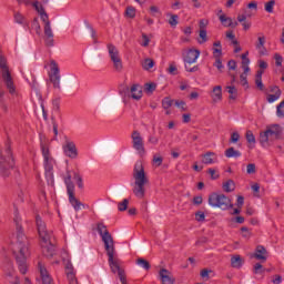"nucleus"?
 <instances>
[{
    "instance_id": "obj_1",
    "label": "nucleus",
    "mask_w": 284,
    "mask_h": 284,
    "mask_svg": "<svg viewBox=\"0 0 284 284\" xmlns=\"http://www.w3.org/2000/svg\"><path fill=\"white\" fill-rule=\"evenodd\" d=\"M13 221L18 231L17 241L12 243L11 250L16 256V263L20 274H28V256H30V250L28 248V240L21 232V216H19V209L14 206Z\"/></svg>"
},
{
    "instance_id": "obj_2",
    "label": "nucleus",
    "mask_w": 284,
    "mask_h": 284,
    "mask_svg": "<svg viewBox=\"0 0 284 284\" xmlns=\"http://www.w3.org/2000/svg\"><path fill=\"white\" fill-rule=\"evenodd\" d=\"M133 194L136 199L145 197V185L150 183V178H148V173L145 172V165L143 161L138 160L133 166Z\"/></svg>"
},
{
    "instance_id": "obj_3",
    "label": "nucleus",
    "mask_w": 284,
    "mask_h": 284,
    "mask_svg": "<svg viewBox=\"0 0 284 284\" xmlns=\"http://www.w3.org/2000/svg\"><path fill=\"white\" fill-rule=\"evenodd\" d=\"M36 225L41 239L42 254L47 257L54 256V245L50 242V233L45 230V222L39 215L36 216Z\"/></svg>"
},
{
    "instance_id": "obj_4",
    "label": "nucleus",
    "mask_w": 284,
    "mask_h": 284,
    "mask_svg": "<svg viewBox=\"0 0 284 284\" xmlns=\"http://www.w3.org/2000/svg\"><path fill=\"white\" fill-rule=\"evenodd\" d=\"M281 134H283V128L278 124H271L264 132L260 133V144L262 148H270L274 141L281 139Z\"/></svg>"
},
{
    "instance_id": "obj_5",
    "label": "nucleus",
    "mask_w": 284,
    "mask_h": 284,
    "mask_svg": "<svg viewBox=\"0 0 284 284\" xmlns=\"http://www.w3.org/2000/svg\"><path fill=\"white\" fill-rule=\"evenodd\" d=\"M64 184L67 185V193L69 196V203L72 205L75 212H79L81 207H87L85 204L81 203L79 199L74 195V182H72V175L70 171L67 172V176L64 178Z\"/></svg>"
},
{
    "instance_id": "obj_6",
    "label": "nucleus",
    "mask_w": 284,
    "mask_h": 284,
    "mask_svg": "<svg viewBox=\"0 0 284 284\" xmlns=\"http://www.w3.org/2000/svg\"><path fill=\"white\" fill-rule=\"evenodd\" d=\"M209 205H211V207H220V210H230V207H234L230 197L219 193H212L209 196Z\"/></svg>"
},
{
    "instance_id": "obj_7",
    "label": "nucleus",
    "mask_w": 284,
    "mask_h": 284,
    "mask_svg": "<svg viewBox=\"0 0 284 284\" xmlns=\"http://www.w3.org/2000/svg\"><path fill=\"white\" fill-rule=\"evenodd\" d=\"M105 252L109 257V266L111 268V272H113V274H118L120 281L121 278H125V271L121 268L119 258L115 257L116 248H114L113 246L111 248H106Z\"/></svg>"
},
{
    "instance_id": "obj_8",
    "label": "nucleus",
    "mask_w": 284,
    "mask_h": 284,
    "mask_svg": "<svg viewBox=\"0 0 284 284\" xmlns=\"http://www.w3.org/2000/svg\"><path fill=\"white\" fill-rule=\"evenodd\" d=\"M7 158H3L0 151V174L2 176H10V169L14 168V158H12V151L6 150Z\"/></svg>"
},
{
    "instance_id": "obj_9",
    "label": "nucleus",
    "mask_w": 284,
    "mask_h": 284,
    "mask_svg": "<svg viewBox=\"0 0 284 284\" xmlns=\"http://www.w3.org/2000/svg\"><path fill=\"white\" fill-rule=\"evenodd\" d=\"M199 57H201V51L196 49H190L186 51L183 61H184V68L186 72H199V65H195L193 68H190L192 63H196Z\"/></svg>"
},
{
    "instance_id": "obj_10",
    "label": "nucleus",
    "mask_w": 284,
    "mask_h": 284,
    "mask_svg": "<svg viewBox=\"0 0 284 284\" xmlns=\"http://www.w3.org/2000/svg\"><path fill=\"white\" fill-rule=\"evenodd\" d=\"M97 232L102 239V242L104 243V250H110L114 247V239L112 237V234H110V231H108V226L103 222H100L97 224Z\"/></svg>"
},
{
    "instance_id": "obj_11",
    "label": "nucleus",
    "mask_w": 284,
    "mask_h": 284,
    "mask_svg": "<svg viewBox=\"0 0 284 284\" xmlns=\"http://www.w3.org/2000/svg\"><path fill=\"white\" fill-rule=\"evenodd\" d=\"M0 68L2 70V81L9 91V94H17V87L14 85V80H12V75L10 74V70L6 62H0Z\"/></svg>"
},
{
    "instance_id": "obj_12",
    "label": "nucleus",
    "mask_w": 284,
    "mask_h": 284,
    "mask_svg": "<svg viewBox=\"0 0 284 284\" xmlns=\"http://www.w3.org/2000/svg\"><path fill=\"white\" fill-rule=\"evenodd\" d=\"M41 152L42 156L44 159V170H45V176H49V179H52L53 176V170H54V159L50 155V149H48V145L41 144Z\"/></svg>"
},
{
    "instance_id": "obj_13",
    "label": "nucleus",
    "mask_w": 284,
    "mask_h": 284,
    "mask_svg": "<svg viewBox=\"0 0 284 284\" xmlns=\"http://www.w3.org/2000/svg\"><path fill=\"white\" fill-rule=\"evenodd\" d=\"M62 152L68 159L74 160L79 158V149H77V143H74V141H72L68 136L64 138V142L62 144Z\"/></svg>"
},
{
    "instance_id": "obj_14",
    "label": "nucleus",
    "mask_w": 284,
    "mask_h": 284,
    "mask_svg": "<svg viewBox=\"0 0 284 284\" xmlns=\"http://www.w3.org/2000/svg\"><path fill=\"white\" fill-rule=\"evenodd\" d=\"M50 70L51 73H49V81L52 82L55 90H61V71L59 70V64L57 61H50Z\"/></svg>"
},
{
    "instance_id": "obj_15",
    "label": "nucleus",
    "mask_w": 284,
    "mask_h": 284,
    "mask_svg": "<svg viewBox=\"0 0 284 284\" xmlns=\"http://www.w3.org/2000/svg\"><path fill=\"white\" fill-rule=\"evenodd\" d=\"M132 139V148L139 156H145V143L143 142V136H141V132L133 131L131 134Z\"/></svg>"
},
{
    "instance_id": "obj_16",
    "label": "nucleus",
    "mask_w": 284,
    "mask_h": 284,
    "mask_svg": "<svg viewBox=\"0 0 284 284\" xmlns=\"http://www.w3.org/2000/svg\"><path fill=\"white\" fill-rule=\"evenodd\" d=\"M108 52L113 67L118 72H121L123 70V62L121 61V55H119V49L114 44H108Z\"/></svg>"
},
{
    "instance_id": "obj_17",
    "label": "nucleus",
    "mask_w": 284,
    "mask_h": 284,
    "mask_svg": "<svg viewBox=\"0 0 284 284\" xmlns=\"http://www.w3.org/2000/svg\"><path fill=\"white\" fill-rule=\"evenodd\" d=\"M126 92L134 101H141V99H143V87L140 84H133L130 89L126 88Z\"/></svg>"
},
{
    "instance_id": "obj_18",
    "label": "nucleus",
    "mask_w": 284,
    "mask_h": 284,
    "mask_svg": "<svg viewBox=\"0 0 284 284\" xmlns=\"http://www.w3.org/2000/svg\"><path fill=\"white\" fill-rule=\"evenodd\" d=\"M44 42L49 48L54 47V31H52V23L44 24Z\"/></svg>"
},
{
    "instance_id": "obj_19",
    "label": "nucleus",
    "mask_w": 284,
    "mask_h": 284,
    "mask_svg": "<svg viewBox=\"0 0 284 284\" xmlns=\"http://www.w3.org/2000/svg\"><path fill=\"white\" fill-rule=\"evenodd\" d=\"M38 267L40 271L42 284H54V280H52V276H50V273L48 272V268H45L43 263L39 262Z\"/></svg>"
},
{
    "instance_id": "obj_20",
    "label": "nucleus",
    "mask_w": 284,
    "mask_h": 284,
    "mask_svg": "<svg viewBox=\"0 0 284 284\" xmlns=\"http://www.w3.org/2000/svg\"><path fill=\"white\" fill-rule=\"evenodd\" d=\"M160 280L162 281V284H174L176 278H174V275L166 268H161L159 272Z\"/></svg>"
},
{
    "instance_id": "obj_21",
    "label": "nucleus",
    "mask_w": 284,
    "mask_h": 284,
    "mask_svg": "<svg viewBox=\"0 0 284 284\" xmlns=\"http://www.w3.org/2000/svg\"><path fill=\"white\" fill-rule=\"evenodd\" d=\"M217 161L219 158L214 152H206L202 155V163H204V165H213V163H217Z\"/></svg>"
},
{
    "instance_id": "obj_22",
    "label": "nucleus",
    "mask_w": 284,
    "mask_h": 284,
    "mask_svg": "<svg viewBox=\"0 0 284 284\" xmlns=\"http://www.w3.org/2000/svg\"><path fill=\"white\" fill-rule=\"evenodd\" d=\"M211 98L213 103H219L220 101H223V88L221 85L214 87L211 92Z\"/></svg>"
},
{
    "instance_id": "obj_23",
    "label": "nucleus",
    "mask_w": 284,
    "mask_h": 284,
    "mask_svg": "<svg viewBox=\"0 0 284 284\" xmlns=\"http://www.w3.org/2000/svg\"><path fill=\"white\" fill-rule=\"evenodd\" d=\"M254 258H256L257 261H263V263H265V261H267V250L264 248L263 245H258L255 250Z\"/></svg>"
},
{
    "instance_id": "obj_24",
    "label": "nucleus",
    "mask_w": 284,
    "mask_h": 284,
    "mask_svg": "<svg viewBox=\"0 0 284 284\" xmlns=\"http://www.w3.org/2000/svg\"><path fill=\"white\" fill-rule=\"evenodd\" d=\"M256 50L260 54L265 55L267 54V49H265V36L261 34L257 38V42L255 44Z\"/></svg>"
},
{
    "instance_id": "obj_25",
    "label": "nucleus",
    "mask_w": 284,
    "mask_h": 284,
    "mask_svg": "<svg viewBox=\"0 0 284 284\" xmlns=\"http://www.w3.org/2000/svg\"><path fill=\"white\" fill-rule=\"evenodd\" d=\"M13 21L14 23H18L19 26H23V28L28 27V19H26V16L21 14V12L16 11L13 13Z\"/></svg>"
},
{
    "instance_id": "obj_26",
    "label": "nucleus",
    "mask_w": 284,
    "mask_h": 284,
    "mask_svg": "<svg viewBox=\"0 0 284 284\" xmlns=\"http://www.w3.org/2000/svg\"><path fill=\"white\" fill-rule=\"evenodd\" d=\"M224 154L226 159H240V156L242 155L241 151L234 149L233 146L229 148Z\"/></svg>"
},
{
    "instance_id": "obj_27",
    "label": "nucleus",
    "mask_w": 284,
    "mask_h": 284,
    "mask_svg": "<svg viewBox=\"0 0 284 284\" xmlns=\"http://www.w3.org/2000/svg\"><path fill=\"white\" fill-rule=\"evenodd\" d=\"M231 265L232 267H235V270H239L243 267V258L241 255H234L231 257Z\"/></svg>"
},
{
    "instance_id": "obj_28",
    "label": "nucleus",
    "mask_w": 284,
    "mask_h": 284,
    "mask_svg": "<svg viewBox=\"0 0 284 284\" xmlns=\"http://www.w3.org/2000/svg\"><path fill=\"white\" fill-rule=\"evenodd\" d=\"M136 265H139V267H142V270H150L151 265L150 262H148V260L140 257L136 260Z\"/></svg>"
},
{
    "instance_id": "obj_29",
    "label": "nucleus",
    "mask_w": 284,
    "mask_h": 284,
    "mask_svg": "<svg viewBox=\"0 0 284 284\" xmlns=\"http://www.w3.org/2000/svg\"><path fill=\"white\" fill-rule=\"evenodd\" d=\"M235 187L236 184H234L232 180H229L223 184L224 192H234Z\"/></svg>"
},
{
    "instance_id": "obj_30",
    "label": "nucleus",
    "mask_w": 284,
    "mask_h": 284,
    "mask_svg": "<svg viewBox=\"0 0 284 284\" xmlns=\"http://www.w3.org/2000/svg\"><path fill=\"white\" fill-rule=\"evenodd\" d=\"M73 181H75L79 190H83L84 185H83V178L81 176V174L74 172L73 173Z\"/></svg>"
},
{
    "instance_id": "obj_31",
    "label": "nucleus",
    "mask_w": 284,
    "mask_h": 284,
    "mask_svg": "<svg viewBox=\"0 0 284 284\" xmlns=\"http://www.w3.org/2000/svg\"><path fill=\"white\" fill-rule=\"evenodd\" d=\"M143 70H152L154 68V60L146 58L142 62Z\"/></svg>"
},
{
    "instance_id": "obj_32",
    "label": "nucleus",
    "mask_w": 284,
    "mask_h": 284,
    "mask_svg": "<svg viewBox=\"0 0 284 284\" xmlns=\"http://www.w3.org/2000/svg\"><path fill=\"white\" fill-rule=\"evenodd\" d=\"M219 19L222 26H225V28H230V26H232V18H229L225 14H220Z\"/></svg>"
},
{
    "instance_id": "obj_33",
    "label": "nucleus",
    "mask_w": 284,
    "mask_h": 284,
    "mask_svg": "<svg viewBox=\"0 0 284 284\" xmlns=\"http://www.w3.org/2000/svg\"><path fill=\"white\" fill-rule=\"evenodd\" d=\"M226 90L230 94V99H236V97H239V90L236 89V87L234 85H229L226 87Z\"/></svg>"
},
{
    "instance_id": "obj_34",
    "label": "nucleus",
    "mask_w": 284,
    "mask_h": 284,
    "mask_svg": "<svg viewBox=\"0 0 284 284\" xmlns=\"http://www.w3.org/2000/svg\"><path fill=\"white\" fill-rule=\"evenodd\" d=\"M32 30L36 31L38 36H41V24L39 23V18H34L31 23Z\"/></svg>"
},
{
    "instance_id": "obj_35",
    "label": "nucleus",
    "mask_w": 284,
    "mask_h": 284,
    "mask_svg": "<svg viewBox=\"0 0 284 284\" xmlns=\"http://www.w3.org/2000/svg\"><path fill=\"white\" fill-rule=\"evenodd\" d=\"M67 278L69 281V284H79L74 271H67Z\"/></svg>"
},
{
    "instance_id": "obj_36",
    "label": "nucleus",
    "mask_w": 284,
    "mask_h": 284,
    "mask_svg": "<svg viewBox=\"0 0 284 284\" xmlns=\"http://www.w3.org/2000/svg\"><path fill=\"white\" fill-rule=\"evenodd\" d=\"M247 74L245 73V71L240 75V83L241 85H243V88H245V90H247V88H250V83L247 82Z\"/></svg>"
},
{
    "instance_id": "obj_37",
    "label": "nucleus",
    "mask_w": 284,
    "mask_h": 284,
    "mask_svg": "<svg viewBox=\"0 0 284 284\" xmlns=\"http://www.w3.org/2000/svg\"><path fill=\"white\" fill-rule=\"evenodd\" d=\"M274 6H276V1L270 0L265 3L264 9L266 12H268V14H272V12H274Z\"/></svg>"
},
{
    "instance_id": "obj_38",
    "label": "nucleus",
    "mask_w": 284,
    "mask_h": 284,
    "mask_svg": "<svg viewBox=\"0 0 284 284\" xmlns=\"http://www.w3.org/2000/svg\"><path fill=\"white\" fill-rule=\"evenodd\" d=\"M174 103V100L170 99V98H164L162 100V108L164 110H170V108H172V104Z\"/></svg>"
},
{
    "instance_id": "obj_39",
    "label": "nucleus",
    "mask_w": 284,
    "mask_h": 284,
    "mask_svg": "<svg viewBox=\"0 0 284 284\" xmlns=\"http://www.w3.org/2000/svg\"><path fill=\"white\" fill-rule=\"evenodd\" d=\"M154 90H156V83L151 82L144 85V92H146V94H152Z\"/></svg>"
},
{
    "instance_id": "obj_40",
    "label": "nucleus",
    "mask_w": 284,
    "mask_h": 284,
    "mask_svg": "<svg viewBox=\"0 0 284 284\" xmlns=\"http://www.w3.org/2000/svg\"><path fill=\"white\" fill-rule=\"evenodd\" d=\"M246 141L251 145H254L256 143V136H254V133L252 131H246Z\"/></svg>"
},
{
    "instance_id": "obj_41",
    "label": "nucleus",
    "mask_w": 284,
    "mask_h": 284,
    "mask_svg": "<svg viewBox=\"0 0 284 284\" xmlns=\"http://www.w3.org/2000/svg\"><path fill=\"white\" fill-rule=\"evenodd\" d=\"M276 116H278V119H283L284 116V100L276 108Z\"/></svg>"
},
{
    "instance_id": "obj_42",
    "label": "nucleus",
    "mask_w": 284,
    "mask_h": 284,
    "mask_svg": "<svg viewBox=\"0 0 284 284\" xmlns=\"http://www.w3.org/2000/svg\"><path fill=\"white\" fill-rule=\"evenodd\" d=\"M281 94L282 92H277V93H274V94H268L267 95V102L268 103H274L275 101H278V99H281Z\"/></svg>"
},
{
    "instance_id": "obj_43",
    "label": "nucleus",
    "mask_w": 284,
    "mask_h": 284,
    "mask_svg": "<svg viewBox=\"0 0 284 284\" xmlns=\"http://www.w3.org/2000/svg\"><path fill=\"white\" fill-rule=\"evenodd\" d=\"M33 8L38 12V14H43V12H45L43 4H41V2H39V1L33 2Z\"/></svg>"
},
{
    "instance_id": "obj_44",
    "label": "nucleus",
    "mask_w": 284,
    "mask_h": 284,
    "mask_svg": "<svg viewBox=\"0 0 284 284\" xmlns=\"http://www.w3.org/2000/svg\"><path fill=\"white\" fill-rule=\"evenodd\" d=\"M129 203H130V201H128V199H124L122 202H120L118 204L119 212H125V210H128Z\"/></svg>"
},
{
    "instance_id": "obj_45",
    "label": "nucleus",
    "mask_w": 284,
    "mask_h": 284,
    "mask_svg": "<svg viewBox=\"0 0 284 284\" xmlns=\"http://www.w3.org/2000/svg\"><path fill=\"white\" fill-rule=\"evenodd\" d=\"M125 14L129 19H134V17H136V9H134V7H128Z\"/></svg>"
},
{
    "instance_id": "obj_46",
    "label": "nucleus",
    "mask_w": 284,
    "mask_h": 284,
    "mask_svg": "<svg viewBox=\"0 0 284 284\" xmlns=\"http://www.w3.org/2000/svg\"><path fill=\"white\" fill-rule=\"evenodd\" d=\"M52 106H53L54 112H59V110H61V98L53 99Z\"/></svg>"
},
{
    "instance_id": "obj_47",
    "label": "nucleus",
    "mask_w": 284,
    "mask_h": 284,
    "mask_svg": "<svg viewBox=\"0 0 284 284\" xmlns=\"http://www.w3.org/2000/svg\"><path fill=\"white\" fill-rule=\"evenodd\" d=\"M200 39L199 43H206L207 41V31L205 29L200 30Z\"/></svg>"
},
{
    "instance_id": "obj_48",
    "label": "nucleus",
    "mask_w": 284,
    "mask_h": 284,
    "mask_svg": "<svg viewBox=\"0 0 284 284\" xmlns=\"http://www.w3.org/2000/svg\"><path fill=\"white\" fill-rule=\"evenodd\" d=\"M153 165H155V168H161V165H163V158L161 155H154Z\"/></svg>"
},
{
    "instance_id": "obj_49",
    "label": "nucleus",
    "mask_w": 284,
    "mask_h": 284,
    "mask_svg": "<svg viewBox=\"0 0 284 284\" xmlns=\"http://www.w3.org/2000/svg\"><path fill=\"white\" fill-rule=\"evenodd\" d=\"M195 221H197V223H203L205 221V213L203 211H197L195 213Z\"/></svg>"
},
{
    "instance_id": "obj_50",
    "label": "nucleus",
    "mask_w": 284,
    "mask_h": 284,
    "mask_svg": "<svg viewBox=\"0 0 284 284\" xmlns=\"http://www.w3.org/2000/svg\"><path fill=\"white\" fill-rule=\"evenodd\" d=\"M150 12H151L152 17H161V9H159V7H156V6H152L150 8Z\"/></svg>"
},
{
    "instance_id": "obj_51",
    "label": "nucleus",
    "mask_w": 284,
    "mask_h": 284,
    "mask_svg": "<svg viewBox=\"0 0 284 284\" xmlns=\"http://www.w3.org/2000/svg\"><path fill=\"white\" fill-rule=\"evenodd\" d=\"M39 16H40L41 21L44 23V26H48L51 23L48 12L44 11L43 13H40Z\"/></svg>"
},
{
    "instance_id": "obj_52",
    "label": "nucleus",
    "mask_w": 284,
    "mask_h": 284,
    "mask_svg": "<svg viewBox=\"0 0 284 284\" xmlns=\"http://www.w3.org/2000/svg\"><path fill=\"white\" fill-rule=\"evenodd\" d=\"M242 68L245 73L250 72V58L242 60Z\"/></svg>"
},
{
    "instance_id": "obj_53",
    "label": "nucleus",
    "mask_w": 284,
    "mask_h": 284,
    "mask_svg": "<svg viewBox=\"0 0 284 284\" xmlns=\"http://www.w3.org/2000/svg\"><path fill=\"white\" fill-rule=\"evenodd\" d=\"M241 232H242L243 239H250L252 236V232H250V229H247L246 226H243L241 229Z\"/></svg>"
},
{
    "instance_id": "obj_54",
    "label": "nucleus",
    "mask_w": 284,
    "mask_h": 284,
    "mask_svg": "<svg viewBox=\"0 0 284 284\" xmlns=\"http://www.w3.org/2000/svg\"><path fill=\"white\" fill-rule=\"evenodd\" d=\"M240 139L241 134H239V132H233L231 134L230 143H239Z\"/></svg>"
},
{
    "instance_id": "obj_55",
    "label": "nucleus",
    "mask_w": 284,
    "mask_h": 284,
    "mask_svg": "<svg viewBox=\"0 0 284 284\" xmlns=\"http://www.w3.org/2000/svg\"><path fill=\"white\" fill-rule=\"evenodd\" d=\"M274 59L275 65H277V68H281V65H283V57L278 53H275Z\"/></svg>"
},
{
    "instance_id": "obj_56",
    "label": "nucleus",
    "mask_w": 284,
    "mask_h": 284,
    "mask_svg": "<svg viewBox=\"0 0 284 284\" xmlns=\"http://www.w3.org/2000/svg\"><path fill=\"white\" fill-rule=\"evenodd\" d=\"M222 54H223V48H214L213 49V57L215 59H221Z\"/></svg>"
},
{
    "instance_id": "obj_57",
    "label": "nucleus",
    "mask_w": 284,
    "mask_h": 284,
    "mask_svg": "<svg viewBox=\"0 0 284 284\" xmlns=\"http://www.w3.org/2000/svg\"><path fill=\"white\" fill-rule=\"evenodd\" d=\"M246 172L247 174H254L256 172V164L254 163L247 164Z\"/></svg>"
},
{
    "instance_id": "obj_58",
    "label": "nucleus",
    "mask_w": 284,
    "mask_h": 284,
    "mask_svg": "<svg viewBox=\"0 0 284 284\" xmlns=\"http://www.w3.org/2000/svg\"><path fill=\"white\" fill-rule=\"evenodd\" d=\"M168 72H169V74L176 75V74H178L176 64L171 63V64L169 65Z\"/></svg>"
},
{
    "instance_id": "obj_59",
    "label": "nucleus",
    "mask_w": 284,
    "mask_h": 284,
    "mask_svg": "<svg viewBox=\"0 0 284 284\" xmlns=\"http://www.w3.org/2000/svg\"><path fill=\"white\" fill-rule=\"evenodd\" d=\"M169 23L172 27L179 26V16H171V18L169 19Z\"/></svg>"
},
{
    "instance_id": "obj_60",
    "label": "nucleus",
    "mask_w": 284,
    "mask_h": 284,
    "mask_svg": "<svg viewBox=\"0 0 284 284\" xmlns=\"http://www.w3.org/2000/svg\"><path fill=\"white\" fill-rule=\"evenodd\" d=\"M255 84L258 90H265V85H263V78H255Z\"/></svg>"
},
{
    "instance_id": "obj_61",
    "label": "nucleus",
    "mask_w": 284,
    "mask_h": 284,
    "mask_svg": "<svg viewBox=\"0 0 284 284\" xmlns=\"http://www.w3.org/2000/svg\"><path fill=\"white\" fill-rule=\"evenodd\" d=\"M263 265H261V263H256L254 265V274H263Z\"/></svg>"
},
{
    "instance_id": "obj_62",
    "label": "nucleus",
    "mask_w": 284,
    "mask_h": 284,
    "mask_svg": "<svg viewBox=\"0 0 284 284\" xmlns=\"http://www.w3.org/2000/svg\"><path fill=\"white\" fill-rule=\"evenodd\" d=\"M148 142L151 143V145H158L159 138H156L155 135H149Z\"/></svg>"
},
{
    "instance_id": "obj_63",
    "label": "nucleus",
    "mask_w": 284,
    "mask_h": 284,
    "mask_svg": "<svg viewBox=\"0 0 284 284\" xmlns=\"http://www.w3.org/2000/svg\"><path fill=\"white\" fill-rule=\"evenodd\" d=\"M214 67L217 68V70H223V62L221 61V58H215Z\"/></svg>"
},
{
    "instance_id": "obj_64",
    "label": "nucleus",
    "mask_w": 284,
    "mask_h": 284,
    "mask_svg": "<svg viewBox=\"0 0 284 284\" xmlns=\"http://www.w3.org/2000/svg\"><path fill=\"white\" fill-rule=\"evenodd\" d=\"M175 105L176 108H180L181 110H185V101L181 100H175Z\"/></svg>"
}]
</instances>
